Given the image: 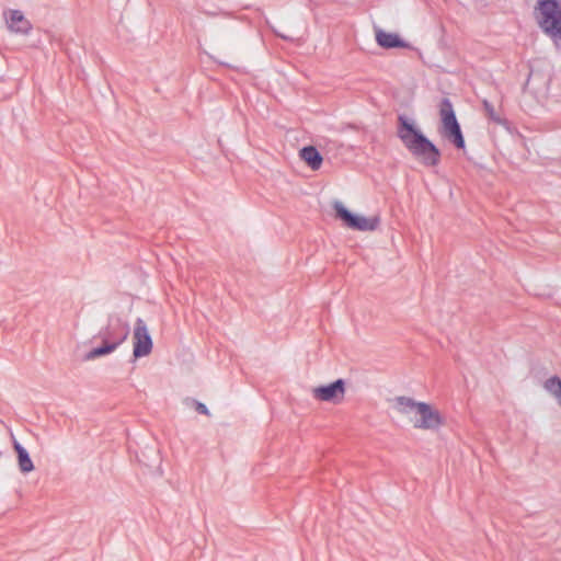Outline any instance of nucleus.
Wrapping results in <instances>:
<instances>
[{"mask_svg": "<svg viewBox=\"0 0 561 561\" xmlns=\"http://www.w3.org/2000/svg\"><path fill=\"white\" fill-rule=\"evenodd\" d=\"M397 135L411 152V154L427 167H435L440 159V152L417 127V125L405 116L399 117Z\"/></svg>", "mask_w": 561, "mask_h": 561, "instance_id": "1", "label": "nucleus"}, {"mask_svg": "<svg viewBox=\"0 0 561 561\" xmlns=\"http://www.w3.org/2000/svg\"><path fill=\"white\" fill-rule=\"evenodd\" d=\"M400 410L410 416L413 426L423 431H436L445 424L443 414L434 405L409 398L398 400Z\"/></svg>", "mask_w": 561, "mask_h": 561, "instance_id": "2", "label": "nucleus"}, {"mask_svg": "<svg viewBox=\"0 0 561 561\" xmlns=\"http://www.w3.org/2000/svg\"><path fill=\"white\" fill-rule=\"evenodd\" d=\"M535 20L540 30L553 42L561 44V1L538 0L534 9Z\"/></svg>", "mask_w": 561, "mask_h": 561, "instance_id": "3", "label": "nucleus"}, {"mask_svg": "<svg viewBox=\"0 0 561 561\" xmlns=\"http://www.w3.org/2000/svg\"><path fill=\"white\" fill-rule=\"evenodd\" d=\"M440 127L439 134L443 138L451 142L456 148L463 149L465 138L460 125L456 118L453 104L449 100H444L439 107Z\"/></svg>", "mask_w": 561, "mask_h": 561, "instance_id": "4", "label": "nucleus"}, {"mask_svg": "<svg viewBox=\"0 0 561 561\" xmlns=\"http://www.w3.org/2000/svg\"><path fill=\"white\" fill-rule=\"evenodd\" d=\"M333 208L339 218L347 228L358 231H374L379 225V218L377 216L365 217L353 214L350 211L343 203L335 202Z\"/></svg>", "mask_w": 561, "mask_h": 561, "instance_id": "5", "label": "nucleus"}, {"mask_svg": "<svg viewBox=\"0 0 561 561\" xmlns=\"http://www.w3.org/2000/svg\"><path fill=\"white\" fill-rule=\"evenodd\" d=\"M152 339L146 323L144 320L137 319L133 334V355L136 358L148 356L152 351Z\"/></svg>", "mask_w": 561, "mask_h": 561, "instance_id": "6", "label": "nucleus"}, {"mask_svg": "<svg viewBox=\"0 0 561 561\" xmlns=\"http://www.w3.org/2000/svg\"><path fill=\"white\" fill-rule=\"evenodd\" d=\"M311 393L318 401L341 403L345 396V383L337 379L332 383L313 388Z\"/></svg>", "mask_w": 561, "mask_h": 561, "instance_id": "7", "label": "nucleus"}, {"mask_svg": "<svg viewBox=\"0 0 561 561\" xmlns=\"http://www.w3.org/2000/svg\"><path fill=\"white\" fill-rule=\"evenodd\" d=\"M7 24L11 32L27 34L32 30L30 21L19 10H10L7 14Z\"/></svg>", "mask_w": 561, "mask_h": 561, "instance_id": "8", "label": "nucleus"}, {"mask_svg": "<svg viewBox=\"0 0 561 561\" xmlns=\"http://www.w3.org/2000/svg\"><path fill=\"white\" fill-rule=\"evenodd\" d=\"M376 42L383 48L408 47V44L397 34L383 30H376Z\"/></svg>", "mask_w": 561, "mask_h": 561, "instance_id": "9", "label": "nucleus"}, {"mask_svg": "<svg viewBox=\"0 0 561 561\" xmlns=\"http://www.w3.org/2000/svg\"><path fill=\"white\" fill-rule=\"evenodd\" d=\"M299 157L312 170H319L321 168L323 159L320 152L314 147H304L299 151Z\"/></svg>", "mask_w": 561, "mask_h": 561, "instance_id": "10", "label": "nucleus"}, {"mask_svg": "<svg viewBox=\"0 0 561 561\" xmlns=\"http://www.w3.org/2000/svg\"><path fill=\"white\" fill-rule=\"evenodd\" d=\"M126 337H127V332H125L122 336H119L118 339H116L113 342L105 341L101 347H96L88 354V356H87L88 359H94L96 357H100V356H103V355L114 352L117 348V346L121 345L125 341Z\"/></svg>", "mask_w": 561, "mask_h": 561, "instance_id": "11", "label": "nucleus"}, {"mask_svg": "<svg viewBox=\"0 0 561 561\" xmlns=\"http://www.w3.org/2000/svg\"><path fill=\"white\" fill-rule=\"evenodd\" d=\"M14 449L18 454V465L22 473H30L34 470L33 461L25 448L20 444L14 445Z\"/></svg>", "mask_w": 561, "mask_h": 561, "instance_id": "12", "label": "nucleus"}, {"mask_svg": "<svg viewBox=\"0 0 561 561\" xmlns=\"http://www.w3.org/2000/svg\"><path fill=\"white\" fill-rule=\"evenodd\" d=\"M483 110L486 117L497 125H503L505 121L502 118L501 113L489 101L483 100Z\"/></svg>", "mask_w": 561, "mask_h": 561, "instance_id": "13", "label": "nucleus"}, {"mask_svg": "<svg viewBox=\"0 0 561 561\" xmlns=\"http://www.w3.org/2000/svg\"><path fill=\"white\" fill-rule=\"evenodd\" d=\"M545 389L550 392L552 396L560 398L561 397V379L557 376L550 377L545 381Z\"/></svg>", "mask_w": 561, "mask_h": 561, "instance_id": "14", "label": "nucleus"}, {"mask_svg": "<svg viewBox=\"0 0 561 561\" xmlns=\"http://www.w3.org/2000/svg\"><path fill=\"white\" fill-rule=\"evenodd\" d=\"M196 410L204 415H209V411L204 403L197 402Z\"/></svg>", "mask_w": 561, "mask_h": 561, "instance_id": "15", "label": "nucleus"}]
</instances>
